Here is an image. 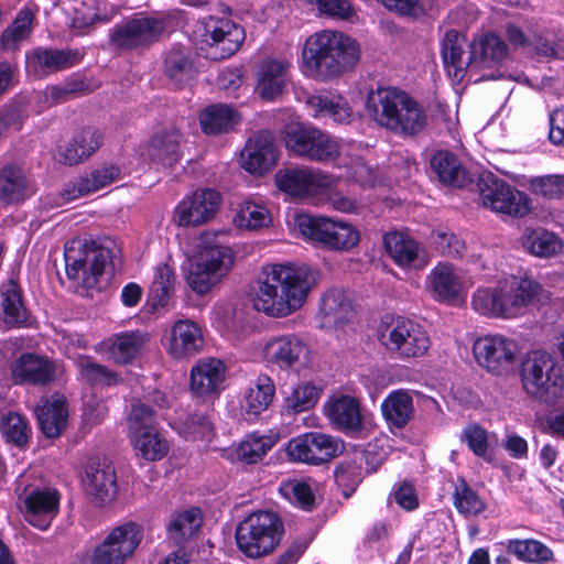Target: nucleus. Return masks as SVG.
<instances>
[{
	"mask_svg": "<svg viewBox=\"0 0 564 564\" xmlns=\"http://www.w3.org/2000/svg\"><path fill=\"white\" fill-rule=\"evenodd\" d=\"M321 390L311 382H301L284 400V410L290 414L312 409L319 399Z\"/></svg>",
	"mask_w": 564,
	"mask_h": 564,
	"instance_id": "52",
	"label": "nucleus"
},
{
	"mask_svg": "<svg viewBox=\"0 0 564 564\" xmlns=\"http://www.w3.org/2000/svg\"><path fill=\"white\" fill-rule=\"evenodd\" d=\"M276 438L272 435H259L252 433L247 436L237 447L236 454L239 460L246 464H256L275 444Z\"/></svg>",
	"mask_w": 564,
	"mask_h": 564,
	"instance_id": "51",
	"label": "nucleus"
},
{
	"mask_svg": "<svg viewBox=\"0 0 564 564\" xmlns=\"http://www.w3.org/2000/svg\"><path fill=\"white\" fill-rule=\"evenodd\" d=\"M120 174V169L113 164H104L89 173L68 183L62 196L65 200H73L80 196L88 195L110 185Z\"/></svg>",
	"mask_w": 564,
	"mask_h": 564,
	"instance_id": "32",
	"label": "nucleus"
},
{
	"mask_svg": "<svg viewBox=\"0 0 564 564\" xmlns=\"http://www.w3.org/2000/svg\"><path fill=\"white\" fill-rule=\"evenodd\" d=\"M24 518L33 527L46 530L58 512L59 495L55 489H35L23 499Z\"/></svg>",
	"mask_w": 564,
	"mask_h": 564,
	"instance_id": "25",
	"label": "nucleus"
},
{
	"mask_svg": "<svg viewBox=\"0 0 564 564\" xmlns=\"http://www.w3.org/2000/svg\"><path fill=\"white\" fill-rule=\"evenodd\" d=\"M78 367L82 378L90 386L110 387L120 381L118 373L90 359L80 361Z\"/></svg>",
	"mask_w": 564,
	"mask_h": 564,
	"instance_id": "56",
	"label": "nucleus"
},
{
	"mask_svg": "<svg viewBox=\"0 0 564 564\" xmlns=\"http://www.w3.org/2000/svg\"><path fill=\"white\" fill-rule=\"evenodd\" d=\"M453 497L454 506L463 514L476 516L485 510V502L464 479L457 480Z\"/></svg>",
	"mask_w": 564,
	"mask_h": 564,
	"instance_id": "55",
	"label": "nucleus"
},
{
	"mask_svg": "<svg viewBox=\"0 0 564 564\" xmlns=\"http://www.w3.org/2000/svg\"><path fill=\"white\" fill-rule=\"evenodd\" d=\"M290 63L285 59L264 58L257 74V89L263 99L273 100L282 95L289 79Z\"/></svg>",
	"mask_w": 564,
	"mask_h": 564,
	"instance_id": "30",
	"label": "nucleus"
},
{
	"mask_svg": "<svg viewBox=\"0 0 564 564\" xmlns=\"http://www.w3.org/2000/svg\"><path fill=\"white\" fill-rule=\"evenodd\" d=\"M3 321L10 325H21L26 322V311L22 303L19 285L9 281L1 286Z\"/></svg>",
	"mask_w": 564,
	"mask_h": 564,
	"instance_id": "49",
	"label": "nucleus"
},
{
	"mask_svg": "<svg viewBox=\"0 0 564 564\" xmlns=\"http://www.w3.org/2000/svg\"><path fill=\"white\" fill-rule=\"evenodd\" d=\"M84 485L96 505L110 502L117 494L113 466L106 459L91 460L86 468Z\"/></svg>",
	"mask_w": 564,
	"mask_h": 564,
	"instance_id": "24",
	"label": "nucleus"
},
{
	"mask_svg": "<svg viewBox=\"0 0 564 564\" xmlns=\"http://www.w3.org/2000/svg\"><path fill=\"white\" fill-rule=\"evenodd\" d=\"M343 449L340 440L324 433L310 432L290 440L286 454L292 462L321 465L338 456Z\"/></svg>",
	"mask_w": 564,
	"mask_h": 564,
	"instance_id": "16",
	"label": "nucleus"
},
{
	"mask_svg": "<svg viewBox=\"0 0 564 564\" xmlns=\"http://www.w3.org/2000/svg\"><path fill=\"white\" fill-rule=\"evenodd\" d=\"M523 248L531 254L547 258L557 254L562 249L561 239L544 228H525L521 236Z\"/></svg>",
	"mask_w": 564,
	"mask_h": 564,
	"instance_id": "44",
	"label": "nucleus"
},
{
	"mask_svg": "<svg viewBox=\"0 0 564 564\" xmlns=\"http://www.w3.org/2000/svg\"><path fill=\"white\" fill-rule=\"evenodd\" d=\"M477 188L480 204L490 210L513 218L527 216L531 209V199L492 173H484L478 178Z\"/></svg>",
	"mask_w": 564,
	"mask_h": 564,
	"instance_id": "10",
	"label": "nucleus"
},
{
	"mask_svg": "<svg viewBox=\"0 0 564 564\" xmlns=\"http://www.w3.org/2000/svg\"><path fill=\"white\" fill-rule=\"evenodd\" d=\"M282 139L290 152L311 161L328 162L339 155L338 141L313 126L291 122L284 127Z\"/></svg>",
	"mask_w": 564,
	"mask_h": 564,
	"instance_id": "9",
	"label": "nucleus"
},
{
	"mask_svg": "<svg viewBox=\"0 0 564 564\" xmlns=\"http://www.w3.org/2000/svg\"><path fill=\"white\" fill-rule=\"evenodd\" d=\"M517 350L516 341L502 335L481 336L473 345L477 364L496 376H502L512 369Z\"/></svg>",
	"mask_w": 564,
	"mask_h": 564,
	"instance_id": "17",
	"label": "nucleus"
},
{
	"mask_svg": "<svg viewBox=\"0 0 564 564\" xmlns=\"http://www.w3.org/2000/svg\"><path fill=\"white\" fill-rule=\"evenodd\" d=\"M521 381L531 397L552 403L562 394L564 377L562 366L549 352H529L521 364Z\"/></svg>",
	"mask_w": 564,
	"mask_h": 564,
	"instance_id": "7",
	"label": "nucleus"
},
{
	"mask_svg": "<svg viewBox=\"0 0 564 564\" xmlns=\"http://www.w3.org/2000/svg\"><path fill=\"white\" fill-rule=\"evenodd\" d=\"M162 19L141 17L129 19L110 30L109 43L117 50L145 48L158 42L165 32Z\"/></svg>",
	"mask_w": 564,
	"mask_h": 564,
	"instance_id": "15",
	"label": "nucleus"
},
{
	"mask_svg": "<svg viewBox=\"0 0 564 564\" xmlns=\"http://www.w3.org/2000/svg\"><path fill=\"white\" fill-rule=\"evenodd\" d=\"M34 184L24 170L14 163L0 170V202L6 205L19 204L34 194Z\"/></svg>",
	"mask_w": 564,
	"mask_h": 564,
	"instance_id": "28",
	"label": "nucleus"
},
{
	"mask_svg": "<svg viewBox=\"0 0 564 564\" xmlns=\"http://www.w3.org/2000/svg\"><path fill=\"white\" fill-rule=\"evenodd\" d=\"M366 110L380 127L397 134L416 135L427 121L422 106L405 91L394 87L370 91Z\"/></svg>",
	"mask_w": 564,
	"mask_h": 564,
	"instance_id": "3",
	"label": "nucleus"
},
{
	"mask_svg": "<svg viewBox=\"0 0 564 564\" xmlns=\"http://www.w3.org/2000/svg\"><path fill=\"white\" fill-rule=\"evenodd\" d=\"M319 314L323 318V326L340 327L350 318V300L343 290H329L321 300Z\"/></svg>",
	"mask_w": 564,
	"mask_h": 564,
	"instance_id": "40",
	"label": "nucleus"
},
{
	"mask_svg": "<svg viewBox=\"0 0 564 564\" xmlns=\"http://www.w3.org/2000/svg\"><path fill=\"white\" fill-rule=\"evenodd\" d=\"M225 365L216 358L200 359L191 371V389L199 395L215 392L224 380Z\"/></svg>",
	"mask_w": 564,
	"mask_h": 564,
	"instance_id": "39",
	"label": "nucleus"
},
{
	"mask_svg": "<svg viewBox=\"0 0 564 564\" xmlns=\"http://www.w3.org/2000/svg\"><path fill=\"white\" fill-rule=\"evenodd\" d=\"M204 345L199 326L189 319L177 321L172 329L169 352L174 358H187L197 354Z\"/></svg>",
	"mask_w": 564,
	"mask_h": 564,
	"instance_id": "34",
	"label": "nucleus"
},
{
	"mask_svg": "<svg viewBox=\"0 0 564 564\" xmlns=\"http://www.w3.org/2000/svg\"><path fill=\"white\" fill-rule=\"evenodd\" d=\"M477 188L480 204L490 210L513 218L527 216L531 209V199L492 173H484L478 178Z\"/></svg>",
	"mask_w": 564,
	"mask_h": 564,
	"instance_id": "11",
	"label": "nucleus"
},
{
	"mask_svg": "<svg viewBox=\"0 0 564 564\" xmlns=\"http://www.w3.org/2000/svg\"><path fill=\"white\" fill-rule=\"evenodd\" d=\"M507 551L518 560L528 563L551 562L554 560L553 551L550 547L532 539L510 540L507 543Z\"/></svg>",
	"mask_w": 564,
	"mask_h": 564,
	"instance_id": "50",
	"label": "nucleus"
},
{
	"mask_svg": "<svg viewBox=\"0 0 564 564\" xmlns=\"http://www.w3.org/2000/svg\"><path fill=\"white\" fill-rule=\"evenodd\" d=\"M39 426L46 437L61 435L67 425V401L63 395H53L42 401L35 411Z\"/></svg>",
	"mask_w": 564,
	"mask_h": 564,
	"instance_id": "35",
	"label": "nucleus"
},
{
	"mask_svg": "<svg viewBox=\"0 0 564 564\" xmlns=\"http://www.w3.org/2000/svg\"><path fill=\"white\" fill-rule=\"evenodd\" d=\"M281 492L303 510L311 511L315 505V496L311 486L301 480H290L282 485Z\"/></svg>",
	"mask_w": 564,
	"mask_h": 564,
	"instance_id": "61",
	"label": "nucleus"
},
{
	"mask_svg": "<svg viewBox=\"0 0 564 564\" xmlns=\"http://www.w3.org/2000/svg\"><path fill=\"white\" fill-rule=\"evenodd\" d=\"M325 414L337 429L358 432L362 426L359 402L348 395H341L325 405Z\"/></svg>",
	"mask_w": 564,
	"mask_h": 564,
	"instance_id": "38",
	"label": "nucleus"
},
{
	"mask_svg": "<svg viewBox=\"0 0 564 564\" xmlns=\"http://www.w3.org/2000/svg\"><path fill=\"white\" fill-rule=\"evenodd\" d=\"M65 248L66 274L75 286L82 288L85 295L91 290L101 289V280L108 268L115 269V261L120 256V247L112 238L105 237L89 242ZM84 294V292H82Z\"/></svg>",
	"mask_w": 564,
	"mask_h": 564,
	"instance_id": "4",
	"label": "nucleus"
},
{
	"mask_svg": "<svg viewBox=\"0 0 564 564\" xmlns=\"http://www.w3.org/2000/svg\"><path fill=\"white\" fill-rule=\"evenodd\" d=\"M465 37L456 30L445 33L442 42V58L448 76L456 82H462L467 73L471 74V48L466 58L464 55Z\"/></svg>",
	"mask_w": 564,
	"mask_h": 564,
	"instance_id": "31",
	"label": "nucleus"
},
{
	"mask_svg": "<svg viewBox=\"0 0 564 564\" xmlns=\"http://www.w3.org/2000/svg\"><path fill=\"white\" fill-rule=\"evenodd\" d=\"M360 240L359 231L350 224L336 221V230L330 241V250L348 251Z\"/></svg>",
	"mask_w": 564,
	"mask_h": 564,
	"instance_id": "64",
	"label": "nucleus"
},
{
	"mask_svg": "<svg viewBox=\"0 0 564 564\" xmlns=\"http://www.w3.org/2000/svg\"><path fill=\"white\" fill-rule=\"evenodd\" d=\"M296 227L301 235L319 248L330 250V241L336 230V221L328 217L297 215Z\"/></svg>",
	"mask_w": 564,
	"mask_h": 564,
	"instance_id": "41",
	"label": "nucleus"
},
{
	"mask_svg": "<svg viewBox=\"0 0 564 564\" xmlns=\"http://www.w3.org/2000/svg\"><path fill=\"white\" fill-rule=\"evenodd\" d=\"M275 393L273 381L267 376L258 377L245 395L243 409L249 420L256 419L268 409Z\"/></svg>",
	"mask_w": 564,
	"mask_h": 564,
	"instance_id": "46",
	"label": "nucleus"
},
{
	"mask_svg": "<svg viewBox=\"0 0 564 564\" xmlns=\"http://www.w3.org/2000/svg\"><path fill=\"white\" fill-rule=\"evenodd\" d=\"M431 240L435 249L447 257L459 258L465 250V242L452 231L435 230L431 235Z\"/></svg>",
	"mask_w": 564,
	"mask_h": 564,
	"instance_id": "62",
	"label": "nucleus"
},
{
	"mask_svg": "<svg viewBox=\"0 0 564 564\" xmlns=\"http://www.w3.org/2000/svg\"><path fill=\"white\" fill-rule=\"evenodd\" d=\"M308 104L315 110V116L332 118L335 122H349L352 110L341 96H312Z\"/></svg>",
	"mask_w": 564,
	"mask_h": 564,
	"instance_id": "48",
	"label": "nucleus"
},
{
	"mask_svg": "<svg viewBox=\"0 0 564 564\" xmlns=\"http://www.w3.org/2000/svg\"><path fill=\"white\" fill-rule=\"evenodd\" d=\"M531 193L546 199L561 198L564 195V175H544L530 180Z\"/></svg>",
	"mask_w": 564,
	"mask_h": 564,
	"instance_id": "60",
	"label": "nucleus"
},
{
	"mask_svg": "<svg viewBox=\"0 0 564 564\" xmlns=\"http://www.w3.org/2000/svg\"><path fill=\"white\" fill-rule=\"evenodd\" d=\"M276 161L274 138L267 130L251 135L241 151V166L251 174L262 175L269 172Z\"/></svg>",
	"mask_w": 564,
	"mask_h": 564,
	"instance_id": "21",
	"label": "nucleus"
},
{
	"mask_svg": "<svg viewBox=\"0 0 564 564\" xmlns=\"http://www.w3.org/2000/svg\"><path fill=\"white\" fill-rule=\"evenodd\" d=\"M234 221L239 228L254 230L267 226L270 223V215L264 206L246 202L241 205Z\"/></svg>",
	"mask_w": 564,
	"mask_h": 564,
	"instance_id": "57",
	"label": "nucleus"
},
{
	"mask_svg": "<svg viewBox=\"0 0 564 564\" xmlns=\"http://www.w3.org/2000/svg\"><path fill=\"white\" fill-rule=\"evenodd\" d=\"M202 522V513L197 508L173 514L166 527L167 536L175 544L181 545L198 532Z\"/></svg>",
	"mask_w": 564,
	"mask_h": 564,
	"instance_id": "45",
	"label": "nucleus"
},
{
	"mask_svg": "<svg viewBox=\"0 0 564 564\" xmlns=\"http://www.w3.org/2000/svg\"><path fill=\"white\" fill-rule=\"evenodd\" d=\"M268 362L281 369H297L307 361L308 349L304 341L296 336H281L269 340L263 348Z\"/></svg>",
	"mask_w": 564,
	"mask_h": 564,
	"instance_id": "22",
	"label": "nucleus"
},
{
	"mask_svg": "<svg viewBox=\"0 0 564 564\" xmlns=\"http://www.w3.org/2000/svg\"><path fill=\"white\" fill-rule=\"evenodd\" d=\"M149 340L150 335L139 329L121 332L109 339V356L116 364H130L142 354Z\"/></svg>",
	"mask_w": 564,
	"mask_h": 564,
	"instance_id": "36",
	"label": "nucleus"
},
{
	"mask_svg": "<svg viewBox=\"0 0 564 564\" xmlns=\"http://www.w3.org/2000/svg\"><path fill=\"white\" fill-rule=\"evenodd\" d=\"M82 55L76 50L36 47L26 55L28 68L43 76L69 68L77 64Z\"/></svg>",
	"mask_w": 564,
	"mask_h": 564,
	"instance_id": "27",
	"label": "nucleus"
},
{
	"mask_svg": "<svg viewBox=\"0 0 564 564\" xmlns=\"http://www.w3.org/2000/svg\"><path fill=\"white\" fill-rule=\"evenodd\" d=\"M220 205V194L212 188H200L185 197L174 210L178 226H198L214 217Z\"/></svg>",
	"mask_w": 564,
	"mask_h": 564,
	"instance_id": "20",
	"label": "nucleus"
},
{
	"mask_svg": "<svg viewBox=\"0 0 564 564\" xmlns=\"http://www.w3.org/2000/svg\"><path fill=\"white\" fill-rule=\"evenodd\" d=\"M131 442L137 453L147 460H159L169 452L166 440L156 429L131 433Z\"/></svg>",
	"mask_w": 564,
	"mask_h": 564,
	"instance_id": "47",
	"label": "nucleus"
},
{
	"mask_svg": "<svg viewBox=\"0 0 564 564\" xmlns=\"http://www.w3.org/2000/svg\"><path fill=\"white\" fill-rule=\"evenodd\" d=\"M143 539L142 528L124 522L112 528L90 550L77 555L74 564H126Z\"/></svg>",
	"mask_w": 564,
	"mask_h": 564,
	"instance_id": "8",
	"label": "nucleus"
},
{
	"mask_svg": "<svg viewBox=\"0 0 564 564\" xmlns=\"http://www.w3.org/2000/svg\"><path fill=\"white\" fill-rule=\"evenodd\" d=\"M316 283V272L305 264L267 265L258 282L253 307L269 316H286L300 308Z\"/></svg>",
	"mask_w": 564,
	"mask_h": 564,
	"instance_id": "1",
	"label": "nucleus"
},
{
	"mask_svg": "<svg viewBox=\"0 0 564 564\" xmlns=\"http://www.w3.org/2000/svg\"><path fill=\"white\" fill-rule=\"evenodd\" d=\"M204 42L209 46L207 56L224 59L235 54L245 40L243 29L229 19H209L204 23Z\"/></svg>",
	"mask_w": 564,
	"mask_h": 564,
	"instance_id": "18",
	"label": "nucleus"
},
{
	"mask_svg": "<svg viewBox=\"0 0 564 564\" xmlns=\"http://www.w3.org/2000/svg\"><path fill=\"white\" fill-rule=\"evenodd\" d=\"M0 431L7 443L18 447L29 442L30 427L26 420L15 412H9L0 417Z\"/></svg>",
	"mask_w": 564,
	"mask_h": 564,
	"instance_id": "53",
	"label": "nucleus"
},
{
	"mask_svg": "<svg viewBox=\"0 0 564 564\" xmlns=\"http://www.w3.org/2000/svg\"><path fill=\"white\" fill-rule=\"evenodd\" d=\"M234 263L231 250L223 246H207L188 270L186 280L197 294H206L229 271Z\"/></svg>",
	"mask_w": 564,
	"mask_h": 564,
	"instance_id": "12",
	"label": "nucleus"
},
{
	"mask_svg": "<svg viewBox=\"0 0 564 564\" xmlns=\"http://www.w3.org/2000/svg\"><path fill=\"white\" fill-rule=\"evenodd\" d=\"M55 371L52 360L33 352L21 355L11 367L15 384L45 386L55 379Z\"/></svg>",
	"mask_w": 564,
	"mask_h": 564,
	"instance_id": "23",
	"label": "nucleus"
},
{
	"mask_svg": "<svg viewBox=\"0 0 564 564\" xmlns=\"http://www.w3.org/2000/svg\"><path fill=\"white\" fill-rule=\"evenodd\" d=\"M427 285L435 299L449 301L462 294L464 276L453 264L440 262L427 275Z\"/></svg>",
	"mask_w": 564,
	"mask_h": 564,
	"instance_id": "33",
	"label": "nucleus"
},
{
	"mask_svg": "<svg viewBox=\"0 0 564 564\" xmlns=\"http://www.w3.org/2000/svg\"><path fill=\"white\" fill-rule=\"evenodd\" d=\"M33 13L30 9H22L12 25L7 28L2 34V46L6 50L13 48L18 42L25 39L31 30Z\"/></svg>",
	"mask_w": 564,
	"mask_h": 564,
	"instance_id": "59",
	"label": "nucleus"
},
{
	"mask_svg": "<svg viewBox=\"0 0 564 564\" xmlns=\"http://www.w3.org/2000/svg\"><path fill=\"white\" fill-rule=\"evenodd\" d=\"M302 55L307 69L326 80L352 70L360 59V47L344 33L325 30L306 40Z\"/></svg>",
	"mask_w": 564,
	"mask_h": 564,
	"instance_id": "2",
	"label": "nucleus"
},
{
	"mask_svg": "<svg viewBox=\"0 0 564 564\" xmlns=\"http://www.w3.org/2000/svg\"><path fill=\"white\" fill-rule=\"evenodd\" d=\"M164 67L166 75L171 79L181 82L192 74L193 62L186 50L173 48L165 57Z\"/></svg>",
	"mask_w": 564,
	"mask_h": 564,
	"instance_id": "58",
	"label": "nucleus"
},
{
	"mask_svg": "<svg viewBox=\"0 0 564 564\" xmlns=\"http://www.w3.org/2000/svg\"><path fill=\"white\" fill-rule=\"evenodd\" d=\"M381 343L400 358H417L430 348V337L416 322L398 318L381 333Z\"/></svg>",
	"mask_w": 564,
	"mask_h": 564,
	"instance_id": "13",
	"label": "nucleus"
},
{
	"mask_svg": "<svg viewBox=\"0 0 564 564\" xmlns=\"http://www.w3.org/2000/svg\"><path fill=\"white\" fill-rule=\"evenodd\" d=\"M239 121L238 112L228 105L217 104L207 107L199 115L202 130L206 134H220L230 131Z\"/></svg>",
	"mask_w": 564,
	"mask_h": 564,
	"instance_id": "43",
	"label": "nucleus"
},
{
	"mask_svg": "<svg viewBox=\"0 0 564 564\" xmlns=\"http://www.w3.org/2000/svg\"><path fill=\"white\" fill-rule=\"evenodd\" d=\"M284 527L273 511H257L245 518L236 529L238 550L247 557L259 558L280 544Z\"/></svg>",
	"mask_w": 564,
	"mask_h": 564,
	"instance_id": "6",
	"label": "nucleus"
},
{
	"mask_svg": "<svg viewBox=\"0 0 564 564\" xmlns=\"http://www.w3.org/2000/svg\"><path fill=\"white\" fill-rule=\"evenodd\" d=\"M540 284L530 279L512 276L496 288L478 289L473 296V307L482 315L512 318L535 299Z\"/></svg>",
	"mask_w": 564,
	"mask_h": 564,
	"instance_id": "5",
	"label": "nucleus"
},
{
	"mask_svg": "<svg viewBox=\"0 0 564 564\" xmlns=\"http://www.w3.org/2000/svg\"><path fill=\"white\" fill-rule=\"evenodd\" d=\"M174 272L167 264L156 267L152 284L150 286V296L153 305L165 306L173 293Z\"/></svg>",
	"mask_w": 564,
	"mask_h": 564,
	"instance_id": "54",
	"label": "nucleus"
},
{
	"mask_svg": "<svg viewBox=\"0 0 564 564\" xmlns=\"http://www.w3.org/2000/svg\"><path fill=\"white\" fill-rule=\"evenodd\" d=\"M276 187L299 198L315 196L330 187L332 180L307 167H283L274 176Z\"/></svg>",
	"mask_w": 564,
	"mask_h": 564,
	"instance_id": "19",
	"label": "nucleus"
},
{
	"mask_svg": "<svg viewBox=\"0 0 564 564\" xmlns=\"http://www.w3.org/2000/svg\"><path fill=\"white\" fill-rule=\"evenodd\" d=\"M183 135L176 128L156 133L147 145V156L155 165L170 167L182 158Z\"/></svg>",
	"mask_w": 564,
	"mask_h": 564,
	"instance_id": "29",
	"label": "nucleus"
},
{
	"mask_svg": "<svg viewBox=\"0 0 564 564\" xmlns=\"http://www.w3.org/2000/svg\"><path fill=\"white\" fill-rule=\"evenodd\" d=\"M129 427L131 433L155 429V412L140 400L133 401L129 414Z\"/></svg>",
	"mask_w": 564,
	"mask_h": 564,
	"instance_id": "63",
	"label": "nucleus"
},
{
	"mask_svg": "<svg viewBox=\"0 0 564 564\" xmlns=\"http://www.w3.org/2000/svg\"><path fill=\"white\" fill-rule=\"evenodd\" d=\"M383 245L388 254L400 267L419 268L424 264L419 243L408 234L388 232L383 236Z\"/></svg>",
	"mask_w": 564,
	"mask_h": 564,
	"instance_id": "37",
	"label": "nucleus"
},
{
	"mask_svg": "<svg viewBox=\"0 0 564 564\" xmlns=\"http://www.w3.org/2000/svg\"><path fill=\"white\" fill-rule=\"evenodd\" d=\"M430 171L435 180L449 187L464 188L473 181L458 156L447 150H438L431 155Z\"/></svg>",
	"mask_w": 564,
	"mask_h": 564,
	"instance_id": "26",
	"label": "nucleus"
},
{
	"mask_svg": "<svg viewBox=\"0 0 564 564\" xmlns=\"http://www.w3.org/2000/svg\"><path fill=\"white\" fill-rule=\"evenodd\" d=\"M471 48V76L480 75L475 82L496 79L502 76L501 68L509 58L508 45L495 33L480 35L469 45Z\"/></svg>",
	"mask_w": 564,
	"mask_h": 564,
	"instance_id": "14",
	"label": "nucleus"
},
{
	"mask_svg": "<svg viewBox=\"0 0 564 564\" xmlns=\"http://www.w3.org/2000/svg\"><path fill=\"white\" fill-rule=\"evenodd\" d=\"M381 411L389 426L403 429L414 416L413 399L408 391H392L381 403Z\"/></svg>",
	"mask_w": 564,
	"mask_h": 564,
	"instance_id": "42",
	"label": "nucleus"
}]
</instances>
